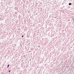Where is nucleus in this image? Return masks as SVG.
<instances>
[{"mask_svg": "<svg viewBox=\"0 0 74 74\" xmlns=\"http://www.w3.org/2000/svg\"><path fill=\"white\" fill-rule=\"evenodd\" d=\"M72 5V4L71 3H70L69 4V5Z\"/></svg>", "mask_w": 74, "mask_h": 74, "instance_id": "1", "label": "nucleus"}, {"mask_svg": "<svg viewBox=\"0 0 74 74\" xmlns=\"http://www.w3.org/2000/svg\"><path fill=\"white\" fill-rule=\"evenodd\" d=\"M10 66V65L8 64V66H7V68H8V67H9V66Z\"/></svg>", "mask_w": 74, "mask_h": 74, "instance_id": "2", "label": "nucleus"}, {"mask_svg": "<svg viewBox=\"0 0 74 74\" xmlns=\"http://www.w3.org/2000/svg\"><path fill=\"white\" fill-rule=\"evenodd\" d=\"M72 19H72V20H73V21H74V18H72Z\"/></svg>", "mask_w": 74, "mask_h": 74, "instance_id": "3", "label": "nucleus"}, {"mask_svg": "<svg viewBox=\"0 0 74 74\" xmlns=\"http://www.w3.org/2000/svg\"><path fill=\"white\" fill-rule=\"evenodd\" d=\"M10 71H11V70H10L9 71V72L10 73Z\"/></svg>", "mask_w": 74, "mask_h": 74, "instance_id": "4", "label": "nucleus"}, {"mask_svg": "<svg viewBox=\"0 0 74 74\" xmlns=\"http://www.w3.org/2000/svg\"><path fill=\"white\" fill-rule=\"evenodd\" d=\"M22 37H23V35L21 36Z\"/></svg>", "mask_w": 74, "mask_h": 74, "instance_id": "5", "label": "nucleus"}, {"mask_svg": "<svg viewBox=\"0 0 74 74\" xmlns=\"http://www.w3.org/2000/svg\"><path fill=\"white\" fill-rule=\"evenodd\" d=\"M24 57H25V56H24Z\"/></svg>", "mask_w": 74, "mask_h": 74, "instance_id": "6", "label": "nucleus"}, {"mask_svg": "<svg viewBox=\"0 0 74 74\" xmlns=\"http://www.w3.org/2000/svg\"><path fill=\"white\" fill-rule=\"evenodd\" d=\"M1 19V18L0 17V19Z\"/></svg>", "mask_w": 74, "mask_h": 74, "instance_id": "7", "label": "nucleus"}]
</instances>
